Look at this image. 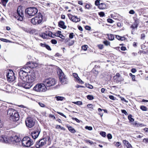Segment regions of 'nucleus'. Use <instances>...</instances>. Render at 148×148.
Returning <instances> with one entry per match:
<instances>
[{
    "label": "nucleus",
    "instance_id": "1",
    "mask_svg": "<svg viewBox=\"0 0 148 148\" xmlns=\"http://www.w3.org/2000/svg\"><path fill=\"white\" fill-rule=\"evenodd\" d=\"M24 79H19V82L18 84L19 86L23 87L26 89H29L33 85V83L34 82L36 79V75L35 73H31L29 75L24 76Z\"/></svg>",
    "mask_w": 148,
    "mask_h": 148
},
{
    "label": "nucleus",
    "instance_id": "2",
    "mask_svg": "<svg viewBox=\"0 0 148 148\" xmlns=\"http://www.w3.org/2000/svg\"><path fill=\"white\" fill-rule=\"evenodd\" d=\"M7 114L9 117L11 121L15 122L19 119V115L18 112L13 109H8L7 111Z\"/></svg>",
    "mask_w": 148,
    "mask_h": 148
},
{
    "label": "nucleus",
    "instance_id": "3",
    "mask_svg": "<svg viewBox=\"0 0 148 148\" xmlns=\"http://www.w3.org/2000/svg\"><path fill=\"white\" fill-rule=\"evenodd\" d=\"M42 83H44L46 87H50L55 85L56 83V80L52 78H46L43 79Z\"/></svg>",
    "mask_w": 148,
    "mask_h": 148
},
{
    "label": "nucleus",
    "instance_id": "4",
    "mask_svg": "<svg viewBox=\"0 0 148 148\" xmlns=\"http://www.w3.org/2000/svg\"><path fill=\"white\" fill-rule=\"evenodd\" d=\"M42 16L40 12L36 16L31 19V22L33 25H38L41 23L42 21Z\"/></svg>",
    "mask_w": 148,
    "mask_h": 148
},
{
    "label": "nucleus",
    "instance_id": "5",
    "mask_svg": "<svg viewBox=\"0 0 148 148\" xmlns=\"http://www.w3.org/2000/svg\"><path fill=\"white\" fill-rule=\"evenodd\" d=\"M33 90L38 92H45L47 90L44 83L38 84H36L33 88Z\"/></svg>",
    "mask_w": 148,
    "mask_h": 148
},
{
    "label": "nucleus",
    "instance_id": "6",
    "mask_svg": "<svg viewBox=\"0 0 148 148\" xmlns=\"http://www.w3.org/2000/svg\"><path fill=\"white\" fill-rule=\"evenodd\" d=\"M21 143L23 146L29 147L34 144V142L29 137H25L21 141Z\"/></svg>",
    "mask_w": 148,
    "mask_h": 148
},
{
    "label": "nucleus",
    "instance_id": "7",
    "mask_svg": "<svg viewBox=\"0 0 148 148\" xmlns=\"http://www.w3.org/2000/svg\"><path fill=\"white\" fill-rule=\"evenodd\" d=\"M38 12L37 8L35 7H30L27 8L25 10V13L29 16H33Z\"/></svg>",
    "mask_w": 148,
    "mask_h": 148
},
{
    "label": "nucleus",
    "instance_id": "8",
    "mask_svg": "<svg viewBox=\"0 0 148 148\" xmlns=\"http://www.w3.org/2000/svg\"><path fill=\"white\" fill-rule=\"evenodd\" d=\"M58 73L59 75L61 82L62 84H66L67 82V79L62 70L60 69H58Z\"/></svg>",
    "mask_w": 148,
    "mask_h": 148
},
{
    "label": "nucleus",
    "instance_id": "9",
    "mask_svg": "<svg viewBox=\"0 0 148 148\" xmlns=\"http://www.w3.org/2000/svg\"><path fill=\"white\" fill-rule=\"evenodd\" d=\"M100 0H96L95 1V5L97 6L98 8L101 10H104L108 8V6L107 3H100Z\"/></svg>",
    "mask_w": 148,
    "mask_h": 148
},
{
    "label": "nucleus",
    "instance_id": "10",
    "mask_svg": "<svg viewBox=\"0 0 148 148\" xmlns=\"http://www.w3.org/2000/svg\"><path fill=\"white\" fill-rule=\"evenodd\" d=\"M25 122L26 126L28 127L31 128L34 125L35 121L33 118L29 117L26 119Z\"/></svg>",
    "mask_w": 148,
    "mask_h": 148
},
{
    "label": "nucleus",
    "instance_id": "11",
    "mask_svg": "<svg viewBox=\"0 0 148 148\" xmlns=\"http://www.w3.org/2000/svg\"><path fill=\"white\" fill-rule=\"evenodd\" d=\"M9 140H10V143H12L15 145H17L18 143L21 140L20 138L16 136L10 137Z\"/></svg>",
    "mask_w": 148,
    "mask_h": 148
},
{
    "label": "nucleus",
    "instance_id": "12",
    "mask_svg": "<svg viewBox=\"0 0 148 148\" xmlns=\"http://www.w3.org/2000/svg\"><path fill=\"white\" fill-rule=\"evenodd\" d=\"M29 72L26 70L24 68H22L20 69L19 71V77H18L19 79L22 78L24 79V77H23L24 76L27 75V73ZM25 78H24V79Z\"/></svg>",
    "mask_w": 148,
    "mask_h": 148
},
{
    "label": "nucleus",
    "instance_id": "13",
    "mask_svg": "<svg viewBox=\"0 0 148 148\" xmlns=\"http://www.w3.org/2000/svg\"><path fill=\"white\" fill-rule=\"evenodd\" d=\"M46 138H43L40 139L39 141L37 142L36 145V147L37 148H39L42 147L46 144Z\"/></svg>",
    "mask_w": 148,
    "mask_h": 148
},
{
    "label": "nucleus",
    "instance_id": "14",
    "mask_svg": "<svg viewBox=\"0 0 148 148\" xmlns=\"http://www.w3.org/2000/svg\"><path fill=\"white\" fill-rule=\"evenodd\" d=\"M8 80L10 82H12L15 79V77L14 75V73L12 70H10L7 75Z\"/></svg>",
    "mask_w": 148,
    "mask_h": 148
},
{
    "label": "nucleus",
    "instance_id": "15",
    "mask_svg": "<svg viewBox=\"0 0 148 148\" xmlns=\"http://www.w3.org/2000/svg\"><path fill=\"white\" fill-rule=\"evenodd\" d=\"M17 12L19 16L18 18V20L20 21H22L24 17V13L21 7L19 6L18 8Z\"/></svg>",
    "mask_w": 148,
    "mask_h": 148
},
{
    "label": "nucleus",
    "instance_id": "16",
    "mask_svg": "<svg viewBox=\"0 0 148 148\" xmlns=\"http://www.w3.org/2000/svg\"><path fill=\"white\" fill-rule=\"evenodd\" d=\"M40 36L43 38H46L49 37H51L53 38L54 36L51 32L48 31H46L45 33L42 34L40 35Z\"/></svg>",
    "mask_w": 148,
    "mask_h": 148
},
{
    "label": "nucleus",
    "instance_id": "17",
    "mask_svg": "<svg viewBox=\"0 0 148 148\" xmlns=\"http://www.w3.org/2000/svg\"><path fill=\"white\" fill-rule=\"evenodd\" d=\"M8 139L5 136L2 135L0 136V141L1 142L6 143H10V140Z\"/></svg>",
    "mask_w": 148,
    "mask_h": 148
},
{
    "label": "nucleus",
    "instance_id": "18",
    "mask_svg": "<svg viewBox=\"0 0 148 148\" xmlns=\"http://www.w3.org/2000/svg\"><path fill=\"white\" fill-rule=\"evenodd\" d=\"M26 66H28L30 68H33L37 67L38 66V64L34 62H29L26 64Z\"/></svg>",
    "mask_w": 148,
    "mask_h": 148
},
{
    "label": "nucleus",
    "instance_id": "19",
    "mask_svg": "<svg viewBox=\"0 0 148 148\" xmlns=\"http://www.w3.org/2000/svg\"><path fill=\"white\" fill-rule=\"evenodd\" d=\"M40 132L39 131H34L31 134V135L33 138L36 139L38 136Z\"/></svg>",
    "mask_w": 148,
    "mask_h": 148
},
{
    "label": "nucleus",
    "instance_id": "20",
    "mask_svg": "<svg viewBox=\"0 0 148 148\" xmlns=\"http://www.w3.org/2000/svg\"><path fill=\"white\" fill-rule=\"evenodd\" d=\"M123 143L125 145L127 148H132V146L126 140H123Z\"/></svg>",
    "mask_w": 148,
    "mask_h": 148
},
{
    "label": "nucleus",
    "instance_id": "21",
    "mask_svg": "<svg viewBox=\"0 0 148 148\" xmlns=\"http://www.w3.org/2000/svg\"><path fill=\"white\" fill-rule=\"evenodd\" d=\"M71 20L73 22L77 23L80 21V19L79 18H78L77 16H74L71 18Z\"/></svg>",
    "mask_w": 148,
    "mask_h": 148
},
{
    "label": "nucleus",
    "instance_id": "22",
    "mask_svg": "<svg viewBox=\"0 0 148 148\" xmlns=\"http://www.w3.org/2000/svg\"><path fill=\"white\" fill-rule=\"evenodd\" d=\"M64 24V22L62 21H60L58 23V25L59 26L63 29H65L66 28V26Z\"/></svg>",
    "mask_w": 148,
    "mask_h": 148
},
{
    "label": "nucleus",
    "instance_id": "23",
    "mask_svg": "<svg viewBox=\"0 0 148 148\" xmlns=\"http://www.w3.org/2000/svg\"><path fill=\"white\" fill-rule=\"evenodd\" d=\"M114 77H116L115 79L117 80V82H119L121 80H122V79H121L120 74L119 73H117Z\"/></svg>",
    "mask_w": 148,
    "mask_h": 148
},
{
    "label": "nucleus",
    "instance_id": "24",
    "mask_svg": "<svg viewBox=\"0 0 148 148\" xmlns=\"http://www.w3.org/2000/svg\"><path fill=\"white\" fill-rule=\"evenodd\" d=\"M133 125L136 126L137 127H143L144 126V125L142 123H138L137 121H135L133 123Z\"/></svg>",
    "mask_w": 148,
    "mask_h": 148
},
{
    "label": "nucleus",
    "instance_id": "25",
    "mask_svg": "<svg viewBox=\"0 0 148 148\" xmlns=\"http://www.w3.org/2000/svg\"><path fill=\"white\" fill-rule=\"evenodd\" d=\"M69 130L72 133H75V131L74 128L71 126H67Z\"/></svg>",
    "mask_w": 148,
    "mask_h": 148
},
{
    "label": "nucleus",
    "instance_id": "26",
    "mask_svg": "<svg viewBox=\"0 0 148 148\" xmlns=\"http://www.w3.org/2000/svg\"><path fill=\"white\" fill-rule=\"evenodd\" d=\"M108 36L109 40H113L114 39V37L113 34H108Z\"/></svg>",
    "mask_w": 148,
    "mask_h": 148
},
{
    "label": "nucleus",
    "instance_id": "27",
    "mask_svg": "<svg viewBox=\"0 0 148 148\" xmlns=\"http://www.w3.org/2000/svg\"><path fill=\"white\" fill-rule=\"evenodd\" d=\"M138 26V25L137 23L136 22H135L134 23L131 25V27L132 28V29H134L135 28L136 29Z\"/></svg>",
    "mask_w": 148,
    "mask_h": 148
},
{
    "label": "nucleus",
    "instance_id": "28",
    "mask_svg": "<svg viewBox=\"0 0 148 148\" xmlns=\"http://www.w3.org/2000/svg\"><path fill=\"white\" fill-rule=\"evenodd\" d=\"M55 98H56V100L58 101H62L64 99V97H62L56 96L55 97Z\"/></svg>",
    "mask_w": 148,
    "mask_h": 148
},
{
    "label": "nucleus",
    "instance_id": "29",
    "mask_svg": "<svg viewBox=\"0 0 148 148\" xmlns=\"http://www.w3.org/2000/svg\"><path fill=\"white\" fill-rule=\"evenodd\" d=\"M103 43L106 46H110V42L109 41L105 40L103 42Z\"/></svg>",
    "mask_w": 148,
    "mask_h": 148
},
{
    "label": "nucleus",
    "instance_id": "30",
    "mask_svg": "<svg viewBox=\"0 0 148 148\" xmlns=\"http://www.w3.org/2000/svg\"><path fill=\"white\" fill-rule=\"evenodd\" d=\"M2 5L4 6H6V3L8 1V0H1Z\"/></svg>",
    "mask_w": 148,
    "mask_h": 148
},
{
    "label": "nucleus",
    "instance_id": "31",
    "mask_svg": "<svg viewBox=\"0 0 148 148\" xmlns=\"http://www.w3.org/2000/svg\"><path fill=\"white\" fill-rule=\"evenodd\" d=\"M88 47V46L86 45H84L82 46V49L84 51L87 50Z\"/></svg>",
    "mask_w": 148,
    "mask_h": 148
},
{
    "label": "nucleus",
    "instance_id": "32",
    "mask_svg": "<svg viewBox=\"0 0 148 148\" xmlns=\"http://www.w3.org/2000/svg\"><path fill=\"white\" fill-rule=\"evenodd\" d=\"M140 109L144 111H146L147 110V108L146 107L144 106H140Z\"/></svg>",
    "mask_w": 148,
    "mask_h": 148
},
{
    "label": "nucleus",
    "instance_id": "33",
    "mask_svg": "<svg viewBox=\"0 0 148 148\" xmlns=\"http://www.w3.org/2000/svg\"><path fill=\"white\" fill-rule=\"evenodd\" d=\"M87 98L89 100H92L94 99V97L92 95H88L87 96Z\"/></svg>",
    "mask_w": 148,
    "mask_h": 148
},
{
    "label": "nucleus",
    "instance_id": "34",
    "mask_svg": "<svg viewBox=\"0 0 148 148\" xmlns=\"http://www.w3.org/2000/svg\"><path fill=\"white\" fill-rule=\"evenodd\" d=\"M132 117V116L131 115H129L128 116V119L130 121L132 122L134 121V119Z\"/></svg>",
    "mask_w": 148,
    "mask_h": 148
},
{
    "label": "nucleus",
    "instance_id": "35",
    "mask_svg": "<svg viewBox=\"0 0 148 148\" xmlns=\"http://www.w3.org/2000/svg\"><path fill=\"white\" fill-rule=\"evenodd\" d=\"M100 134L103 137H105L106 136V133L105 132H101L100 133Z\"/></svg>",
    "mask_w": 148,
    "mask_h": 148
},
{
    "label": "nucleus",
    "instance_id": "36",
    "mask_svg": "<svg viewBox=\"0 0 148 148\" xmlns=\"http://www.w3.org/2000/svg\"><path fill=\"white\" fill-rule=\"evenodd\" d=\"M0 40L3 41L5 42H10V41L9 40L4 38H0Z\"/></svg>",
    "mask_w": 148,
    "mask_h": 148
},
{
    "label": "nucleus",
    "instance_id": "37",
    "mask_svg": "<svg viewBox=\"0 0 148 148\" xmlns=\"http://www.w3.org/2000/svg\"><path fill=\"white\" fill-rule=\"evenodd\" d=\"M99 15L101 17H103L105 16V13L103 12H101L99 13Z\"/></svg>",
    "mask_w": 148,
    "mask_h": 148
},
{
    "label": "nucleus",
    "instance_id": "38",
    "mask_svg": "<svg viewBox=\"0 0 148 148\" xmlns=\"http://www.w3.org/2000/svg\"><path fill=\"white\" fill-rule=\"evenodd\" d=\"M73 75L74 77L77 80L78 78H79V77L78 76L77 74L75 73H73Z\"/></svg>",
    "mask_w": 148,
    "mask_h": 148
},
{
    "label": "nucleus",
    "instance_id": "39",
    "mask_svg": "<svg viewBox=\"0 0 148 148\" xmlns=\"http://www.w3.org/2000/svg\"><path fill=\"white\" fill-rule=\"evenodd\" d=\"M93 105L92 104H89L87 105V107L89 108H91L93 109Z\"/></svg>",
    "mask_w": 148,
    "mask_h": 148
},
{
    "label": "nucleus",
    "instance_id": "40",
    "mask_svg": "<svg viewBox=\"0 0 148 148\" xmlns=\"http://www.w3.org/2000/svg\"><path fill=\"white\" fill-rule=\"evenodd\" d=\"M23 68H24V69H25L26 70H27L28 72H29L30 71V68L28 66H26V64L25 66L23 67Z\"/></svg>",
    "mask_w": 148,
    "mask_h": 148
},
{
    "label": "nucleus",
    "instance_id": "41",
    "mask_svg": "<svg viewBox=\"0 0 148 148\" xmlns=\"http://www.w3.org/2000/svg\"><path fill=\"white\" fill-rule=\"evenodd\" d=\"M85 128L86 129L88 130H92V127L91 126H86L85 127Z\"/></svg>",
    "mask_w": 148,
    "mask_h": 148
},
{
    "label": "nucleus",
    "instance_id": "42",
    "mask_svg": "<svg viewBox=\"0 0 148 148\" xmlns=\"http://www.w3.org/2000/svg\"><path fill=\"white\" fill-rule=\"evenodd\" d=\"M99 48L100 49H102L103 48V45L100 44L98 45Z\"/></svg>",
    "mask_w": 148,
    "mask_h": 148
},
{
    "label": "nucleus",
    "instance_id": "43",
    "mask_svg": "<svg viewBox=\"0 0 148 148\" xmlns=\"http://www.w3.org/2000/svg\"><path fill=\"white\" fill-rule=\"evenodd\" d=\"M74 41L71 40L69 42V43L68 44V45L69 46H71L74 43Z\"/></svg>",
    "mask_w": 148,
    "mask_h": 148
},
{
    "label": "nucleus",
    "instance_id": "44",
    "mask_svg": "<svg viewBox=\"0 0 148 148\" xmlns=\"http://www.w3.org/2000/svg\"><path fill=\"white\" fill-rule=\"evenodd\" d=\"M74 103L75 104L78 105H80L82 104V102L80 101H77L75 102Z\"/></svg>",
    "mask_w": 148,
    "mask_h": 148
},
{
    "label": "nucleus",
    "instance_id": "45",
    "mask_svg": "<svg viewBox=\"0 0 148 148\" xmlns=\"http://www.w3.org/2000/svg\"><path fill=\"white\" fill-rule=\"evenodd\" d=\"M107 21L110 23H112L114 22V21L111 19L108 18L107 19Z\"/></svg>",
    "mask_w": 148,
    "mask_h": 148
},
{
    "label": "nucleus",
    "instance_id": "46",
    "mask_svg": "<svg viewBox=\"0 0 148 148\" xmlns=\"http://www.w3.org/2000/svg\"><path fill=\"white\" fill-rule=\"evenodd\" d=\"M86 86L87 88H90V89H92L93 88V86L92 85H91L90 84H88Z\"/></svg>",
    "mask_w": 148,
    "mask_h": 148
},
{
    "label": "nucleus",
    "instance_id": "47",
    "mask_svg": "<svg viewBox=\"0 0 148 148\" xmlns=\"http://www.w3.org/2000/svg\"><path fill=\"white\" fill-rule=\"evenodd\" d=\"M38 104L41 107H44L45 106L44 104L42 102H38Z\"/></svg>",
    "mask_w": 148,
    "mask_h": 148
},
{
    "label": "nucleus",
    "instance_id": "48",
    "mask_svg": "<svg viewBox=\"0 0 148 148\" xmlns=\"http://www.w3.org/2000/svg\"><path fill=\"white\" fill-rule=\"evenodd\" d=\"M51 43L53 44H55L57 43V41L56 40L54 39L51 40Z\"/></svg>",
    "mask_w": 148,
    "mask_h": 148
},
{
    "label": "nucleus",
    "instance_id": "49",
    "mask_svg": "<svg viewBox=\"0 0 148 148\" xmlns=\"http://www.w3.org/2000/svg\"><path fill=\"white\" fill-rule=\"evenodd\" d=\"M77 80L78 82L82 84H83L84 83L83 82L82 80L79 77V78H78Z\"/></svg>",
    "mask_w": 148,
    "mask_h": 148
},
{
    "label": "nucleus",
    "instance_id": "50",
    "mask_svg": "<svg viewBox=\"0 0 148 148\" xmlns=\"http://www.w3.org/2000/svg\"><path fill=\"white\" fill-rule=\"evenodd\" d=\"M107 137L108 139H111L112 138V135L110 134H108L107 135Z\"/></svg>",
    "mask_w": 148,
    "mask_h": 148
},
{
    "label": "nucleus",
    "instance_id": "51",
    "mask_svg": "<svg viewBox=\"0 0 148 148\" xmlns=\"http://www.w3.org/2000/svg\"><path fill=\"white\" fill-rule=\"evenodd\" d=\"M121 111L122 113L124 114L125 115H128V113L125 110H122Z\"/></svg>",
    "mask_w": 148,
    "mask_h": 148
},
{
    "label": "nucleus",
    "instance_id": "52",
    "mask_svg": "<svg viewBox=\"0 0 148 148\" xmlns=\"http://www.w3.org/2000/svg\"><path fill=\"white\" fill-rule=\"evenodd\" d=\"M57 113L58 114L61 115L62 116H64V117H65V118H66V116L63 113H62L61 112H57Z\"/></svg>",
    "mask_w": 148,
    "mask_h": 148
},
{
    "label": "nucleus",
    "instance_id": "53",
    "mask_svg": "<svg viewBox=\"0 0 148 148\" xmlns=\"http://www.w3.org/2000/svg\"><path fill=\"white\" fill-rule=\"evenodd\" d=\"M57 113L58 114L61 115L62 116H64V117H65V118H66V116L63 113H62L61 112H57Z\"/></svg>",
    "mask_w": 148,
    "mask_h": 148
},
{
    "label": "nucleus",
    "instance_id": "54",
    "mask_svg": "<svg viewBox=\"0 0 148 148\" xmlns=\"http://www.w3.org/2000/svg\"><path fill=\"white\" fill-rule=\"evenodd\" d=\"M45 47L47 49H48V50H50V51H51V49L50 47L47 45H46V46Z\"/></svg>",
    "mask_w": 148,
    "mask_h": 148
},
{
    "label": "nucleus",
    "instance_id": "55",
    "mask_svg": "<svg viewBox=\"0 0 148 148\" xmlns=\"http://www.w3.org/2000/svg\"><path fill=\"white\" fill-rule=\"evenodd\" d=\"M143 142L145 143H148V138H144L143 139Z\"/></svg>",
    "mask_w": 148,
    "mask_h": 148
},
{
    "label": "nucleus",
    "instance_id": "56",
    "mask_svg": "<svg viewBox=\"0 0 148 148\" xmlns=\"http://www.w3.org/2000/svg\"><path fill=\"white\" fill-rule=\"evenodd\" d=\"M109 98L111 99L114 100H115V98L114 96L112 95H109Z\"/></svg>",
    "mask_w": 148,
    "mask_h": 148
},
{
    "label": "nucleus",
    "instance_id": "57",
    "mask_svg": "<svg viewBox=\"0 0 148 148\" xmlns=\"http://www.w3.org/2000/svg\"><path fill=\"white\" fill-rule=\"evenodd\" d=\"M121 49L122 51H125L126 50V48L125 47L122 46L121 47Z\"/></svg>",
    "mask_w": 148,
    "mask_h": 148
},
{
    "label": "nucleus",
    "instance_id": "58",
    "mask_svg": "<svg viewBox=\"0 0 148 148\" xmlns=\"http://www.w3.org/2000/svg\"><path fill=\"white\" fill-rule=\"evenodd\" d=\"M85 29L86 30H90L91 28L90 27L88 26H86L85 27Z\"/></svg>",
    "mask_w": 148,
    "mask_h": 148
},
{
    "label": "nucleus",
    "instance_id": "59",
    "mask_svg": "<svg viewBox=\"0 0 148 148\" xmlns=\"http://www.w3.org/2000/svg\"><path fill=\"white\" fill-rule=\"evenodd\" d=\"M145 37V35L144 34H142L141 35V39H144Z\"/></svg>",
    "mask_w": 148,
    "mask_h": 148
},
{
    "label": "nucleus",
    "instance_id": "60",
    "mask_svg": "<svg viewBox=\"0 0 148 148\" xmlns=\"http://www.w3.org/2000/svg\"><path fill=\"white\" fill-rule=\"evenodd\" d=\"M73 33H70L69 35V37L70 38H72L73 37Z\"/></svg>",
    "mask_w": 148,
    "mask_h": 148
},
{
    "label": "nucleus",
    "instance_id": "61",
    "mask_svg": "<svg viewBox=\"0 0 148 148\" xmlns=\"http://www.w3.org/2000/svg\"><path fill=\"white\" fill-rule=\"evenodd\" d=\"M90 7V5L89 4H87L85 6V8L88 9H89Z\"/></svg>",
    "mask_w": 148,
    "mask_h": 148
},
{
    "label": "nucleus",
    "instance_id": "62",
    "mask_svg": "<svg viewBox=\"0 0 148 148\" xmlns=\"http://www.w3.org/2000/svg\"><path fill=\"white\" fill-rule=\"evenodd\" d=\"M129 13L131 14H134L135 13V12L133 10H132L129 11Z\"/></svg>",
    "mask_w": 148,
    "mask_h": 148
},
{
    "label": "nucleus",
    "instance_id": "63",
    "mask_svg": "<svg viewBox=\"0 0 148 148\" xmlns=\"http://www.w3.org/2000/svg\"><path fill=\"white\" fill-rule=\"evenodd\" d=\"M72 119L73 120H75L76 122H77L78 123H79L80 121L79 120L77 119L76 118H72Z\"/></svg>",
    "mask_w": 148,
    "mask_h": 148
},
{
    "label": "nucleus",
    "instance_id": "64",
    "mask_svg": "<svg viewBox=\"0 0 148 148\" xmlns=\"http://www.w3.org/2000/svg\"><path fill=\"white\" fill-rule=\"evenodd\" d=\"M130 76H132V80H133V81H134V80H135V76L134 75H132L131 73H130Z\"/></svg>",
    "mask_w": 148,
    "mask_h": 148
}]
</instances>
